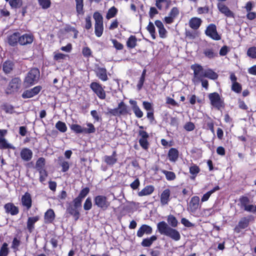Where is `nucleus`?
<instances>
[{
  "label": "nucleus",
  "instance_id": "f257e3e1",
  "mask_svg": "<svg viewBox=\"0 0 256 256\" xmlns=\"http://www.w3.org/2000/svg\"><path fill=\"white\" fill-rule=\"evenodd\" d=\"M157 228L158 232L174 241H178L180 239V234L176 230L170 227L164 221H162L157 224Z\"/></svg>",
  "mask_w": 256,
  "mask_h": 256
},
{
  "label": "nucleus",
  "instance_id": "f03ea898",
  "mask_svg": "<svg viewBox=\"0 0 256 256\" xmlns=\"http://www.w3.org/2000/svg\"><path fill=\"white\" fill-rule=\"evenodd\" d=\"M40 77V72L38 68H32L26 74L24 84L26 87H29L36 84Z\"/></svg>",
  "mask_w": 256,
  "mask_h": 256
},
{
  "label": "nucleus",
  "instance_id": "7ed1b4c3",
  "mask_svg": "<svg viewBox=\"0 0 256 256\" xmlns=\"http://www.w3.org/2000/svg\"><path fill=\"white\" fill-rule=\"evenodd\" d=\"M94 18L95 20L94 32L96 36H102L104 31L103 18L102 16L98 12L94 14Z\"/></svg>",
  "mask_w": 256,
  "mask_h": 256
},
{
  "label": "nucleus",
  "instance_id": "20e7f679",
  "mask_svg": "<svg viewBox=\"0 0 256 256\" xmlns=\"http://www.w3.org/2000/svg\"><path fill=\"white\" fill-rule=\"evenodd\" d=\"M190 68L194 70V76L192 80L194 84L198 83L204 77L205 70L200 64H194L191 66Z\"/></svg>",
  "mask_w": 256,
  "mask_h": 256
},
{
  "label": "nucleus",
  "instance_id": "39448f33",
  "mask_svg": "<svg viewBox=\"0 0 256 256\" xmlns=\"http://www.w3.org/2000/svg\"><path fill=\"white\" fill-rule=\"evenodd\" d=\"M208 98L210 101V104L218 110H220L224 106V102L218 93L213 92L210 94Z\"/></svg>",
  "mask_w": 256,
  "mask_h": 256
},
{
  "label": "nucleus",
  "instance_id": "423d86ee",
  "mask_svg": "<svg viewBox=\"0 0 256 256\" xmlns=\"http://www.w3.org/2000/svg\"><path fill=\"white\" fill-rule=\"evenodd\" d=\"M94 204L103 210H106L110 205L106 196L102 195L96 196L94 198Z\"/></svg>",
  "mask_w": 256,
  "mask_h": 256
},
{
  "label": "nucleus",
  "instance_id": "0eeeda50",
  "mask_svg": "<svg viewBox=\"0 0 256 256\" xmlns=\"http://www.w3.org/2000/svg\"><path fill=\"white\" fill-rule=\"evenodd\" d=\"M21 85V80L18 78H15L10 82L6 89L7 94H12L18 90Z\"/></svg>",
  "mask_w": 256,
  "mask_h": 256
},
{
  "label": "nucleus",
  "instance_id": "6e6552de",
  "mask_svg": "<svg viewBox=\"0 0 256 256\" xmlns=\"http://www.w3.org/2000/svg\"><path fill=\"white\" fill-rule=\"evenodd\" d=\"M90 88L100 98L104 100L106 98L104 89L100 84L92 82L90 85Z\"/></svg>",
  "mask_w": 256,
  "mask_h": 256
},
{
  "label": "nucleus",
  "instance_id": "1a4fd4ad",
  "mask_svg": "<svg viewBox=\"0 0 256 256\" xmlns=\"http://www.w3.org/2000/svg\"><path fill=\"white\" fill-rule=\"evenodd\" d=\"M205 33L206 36L214 40H220V36L218 34L216 26L214 24H210L206 28Z\"/></svg>",
  "mask_w": 256,
  "mask_h": 256
},
{
  "label": "nucleus",
  "instance_id": "9d476101",
  "mask_svg": "<svg viewBox=\"0 0 256 256\" xmlns=\"http://www.w3.org/2000/svg\"><path fill=\"white\" fill-rule=\"evenodd\" d=\"M200 198L198 196L192 198L188 207V210L191 212H195L199 207Z\"/></svg>",
  "mask_w": 256,
  "mask_h": 256
},
{
  "label": "nucleus",
  "instance_id": "9b49d317",
  "mask_svg": "<svg viewBox=\"0 0 256 256\" xmlns=\"http://www.w3.org/2000/svg\"><path fill=\"white\" fill-rule=\"evenodd\" d=\"M20 33L19 32H14L12 34H9L7 36L8 43L12 46H14L19 44V38Z\"/></svg>",
  "mask_w": 256,
  "mask_h": 256
},
{
  "label": "nucleus",
  "instance_id": "f8f14e48",
  "mask_svg": "<svg viewBox=\"0 0 256 256\" xmlns=\"http://www.w3.org/2000/svg\"><path fill=\"white\" fill-rule=\"evenodd\" d=\"M34 40L33 36L30 34H25L22 36L20 35L19 44L21 46H24L30 44Z\"/></svg>",
  "mask_w": 256,
  "mask_h": 256
},
{
  "label": "nucleus",
  "instance_id": "ddd939ff",
  "mask_svg": "<svg viewBox=\"0 0 256 256\" xmlns=\"http://www.w3.org/2000/svg\"><path fill=\"white\" fill-rule=\"evenodd\" d=\"M152 232V228L147 224H142L138 230L136 235L139 238H142L144 234H150Z\"/></svg>",
  "mask_w": 256,
  "mask_h": 256
},
{
  "label": "nucleus",
  "instance_id": "4468645a",
  "mask_svg": "<svg viewBox=\"0 0 256 256\" xmlns=\"http://www.w3.org/2000/svg\"><path fill=\"white\" fill-rule=\"evenodd\" d=\"M4 208L6 213L10 214L12 216L16 215L19 212L18 207L11 202L6 204L4 206Z\"/></svg>",
  "mask_w": 256,
  "mask_h": 256
},
{
  "label": "nucleus",
  "instance_id": "2eb2a0df",
  "mask_svg": "<svg viewBox=\"0 0 256 256\" xmlns=\"http://www.w3.org/2000/svg\"><path fill=\"white\" fill-rule=\"evenodd\" d=\"M218 8L220 12L224 14L227 17L234 18V14L229 8L222 3L218 4Z\"/></svg>",
  "mask_w": 256,
  "mask_h": 256
},
{
  "label": "nucleus",
  "instance_id": "dca6fc26",
  "mask_svg": "<svg viewBox=\"0 0 256 256\" xmlns=\"http://www.w3.org/2000/svg\"><path fill=\"white\" fill-rule=\"evenodd\" d=\"M130 104L132 106V108L135 114L138 118H141L143 116V112L141 110L139 106H138L136 100H130L129 101Z\"/></svg>",
  "mask_w": 256,
  "mask_h": 256
},
{
  "label": "nucleus",
  "instance_id": "f3484780",
  "mask_svg": "<svg viewBox=\"0 0 256 256\" xmlns=\"http://www.w3.org/2000/svg\"><path fill=\"white\" fill-rule=\"evenodd\" d=\"M22 204L29 210L32 206V198L28 192H26L22 198Z\"/></svg>",
  "mask_w": 256,
  "mask_h": 256
},
{
  "label": "nucleus",
  "instance_id": "a211bd4d",
  "mask_svg": "<svg viewBox=\"0 0 256 256\" xmlns=\"http://www.w3.org/2000/svg\"><path fill=\"white\" fill-rule=\"evenodd\" d=\"M179 156L178 151L175 148H171L170 149L168 156L170 161L172 162H176Z\"/></svg>",
  "mask_w": 256,
  "mask_h": 256
},
{
  "label": "nucleus",
  "instance_id": "6ab92c4d",
  "mask_svg": "<svg viewBox=\"0 0 256 256\" xmlns=\"http://www.w3.org/2000/svg\"><path fill=\"white\" fill-rule=\"evenodd\" d=\"M22 158L24 161H29L31 160L32 156V152L28 148H23L20 152Z\"/></svg>",
  "mask_w": 256,
  "mask_h": 256
},
{
  "label": "nucleus",
  "instance_id": "aec40b11",
  "mask_svg": "<svg viewBox=\"0 0 256 256\" xmlns=\"http://www.w3.org/2000/svg\"><path fill=\"white\" fill-rule=\"evenodd\" d=\"M170 190L169 189L164 190L160 196V202L162 205L167 204L170 201Z\"/></svg>",
  "mask_w": 256,
  "mask_h": 256
},
{
  "label": "nucleus",
  "instance_id": "412c9836",
  "mask_svg": "<svg viewBox=\"0 0 256 256\" xmlns=\"http://www.w3.org/2000/svg\"><path fill=\"white\" fill-rule=\"evenodd\" d=\"M116 156V152L114 151L112 156H105L104 158V160L107 164L112 166L117 162Z\"/></svg>",
  "mask_w": 256,
  "mask_h": 256
},
{
  "label": "nucleus",
  "instance_id": "4be33fe9",
  "mask_svg": "<svg viewBox=\"0 0 256 256\" xmlns=\"http://www.w3.org/2000/svg\"><path fill=\"white\" fill-rule=\"evenodd\" d=\"M96 76L101 80L106 81L108 80L106 70L104 68H98L96 70Z\"/></svg>",
  "mask_w": 256,
  "mask_h": 256
},
{
  "label": "nucleus",
  "instance_id": "5701e85b",
  "mask_svg": "<svg viewBox=\"0 0 256 256\" xmlns=\"http://www.w3.org/2000/svg\"><path fill=\"white\" fill-rule=\"evenodd\" d=\"M117 109L118 116L126 115L129 112L128 106L123 102H121L118 104Z\"/></svg>",
  "mask_w": 256,
  "mask_h": 256
},
{
  "label": "nucleus",
  "instance_id": "b1692460",
  "mask_svg": "<svg viewBox=\"0 0 256 256\" xmlns=\"http://www.w3.org/2000/svg\"><path fill=\"white\" fill-rule=\"evenodd\" d=\"M38 220V216L28 218L27 222V228L30 232L34 229V224Z\"/></svg>",
  "mask_w": 256,
  "mask_h": 256
},
{
  "label": "nucleus",
  "instance_id": "393cba45",
  "mask_svg": "<svg viewBox=\"0 0 256 256\" xmlns=\"http://www.w3.org/2000/svg\"><path fill=\"white\" fill-rule=\"evenodd\" d=\"M202 20L198 18H192L189 22L190 26L194 30L198 29L200 26Z\"/></svg>",
  "mask_w": 256,
  "mask_h": 256
},
{
  "label": "nucleus",
  "instance_id": "a878e982",
  "mask_svg": "<svg viewBox=\"0 0 256 256\" xmlns=\"http://www.w3.org/2000/svg\"><path fill=\"white\" fill-rule=\"evenodd\" d=\"M55 214L52 209L48 210L44 214V222L46 223H50L54 219Z\"/></svg>",
  "mask_w": 256,
  "mask_h": 256
},
{
  "label": "nucleus",
  "instance_id": "bb28decb",
  "mask_svg": "<svg viewBox=\"0 0 256 256\" xmlns=\"http://www.w3.org/2000/svg\"><path fill=\"white\" fill-rule=\"evenodd\" d=\"M154 190V188L152 186H147L141 191L138 192V195L140 196H142L150 194Z\"/></svg>",
  "mask_w": 256,
  "mask_h": 256
},
{
  "label": "nucleus",
  "instance_id": "cd10ccee",
  "mask_svg": "<svg viewBox=\"0 0 256 256\" xmlns=\"http://www.w3.org/2000/svg\"><path fill=\"white\" fill-rule=\"evenodd\" d=\"M157 240V237L156 236H152L150 238H144L141 242V244L144 247H150L154 242Z\"/></svg>",
  "mask_w": 256,
  "mask_h": 256
},
{
  "label": "nucleus",
  "instance_id": "c85d7f7f",
  "mask_svg": "<svg viewBox=\"0 0 256 256\" xmlns=\"http://www.w3.org/2000/svg\"><path fill=\"white\" fill-rule=\"evenodd\" d=\"M16 148L11 144L9 143L4 138L0 140V149H12L14 150Z\"/></svg>",
  "mask_w": 256,
  "mask_h": 256
},
{
  "label": "nucleus",
  "instance_id": "c756f323",
  "mask_svg": "<svg viewBox=\"0 0 256 256\" xmlns=\"http://www.w3.org/2000/svg\"><path fill=\"white\" fill-rule=\"evenodd\" d=\"M136 38L134 36H130L126 42V46L130 48H134L136 45Z\"/></svg>",
  "mask_w": 256,
  "mask_h": 256
},
{
  "label": "nucleus",
  "instance_id": "7c9ffc66",
  "mask_svg": "<svg viewBox=\"0 0 256 256\" xmlns=\"http://www.w3.org/2000/svg\"><path fill=\"white\" fill-rule=\"evenodd\" d=\"M167 221L172 228H176L178 226V221L176 218L172 214L168 216Z\"/></svg>",
  "mask_w": 256,
  "mask_h": 256
},
{
  "label": "nucleus",
  "instance_id": "2f4dec72",
  "mask_svg": "<svg viewBox=\"0 0 256 256\" xmlns=\"http://www.w3.org/2000/svg\"><path fill=\"white\" fill-rule=\"evenodd\" d=\"M218 75L210 69L205 70L204 77L212 80H216L218 78Z\"/></svg>",
  "mask_w": 256,
  "mask_h": 256
},
{
  "label": "nucleus",
  "instance_id": "473e14b6",
  "mask_svg": "<svg viewBox=\"0 0 256 256\" xmlns=\"http://www.w3.org/2000/svg\"><path fill=\"white\" fill-rule=\"evenodd\" d=\"M76 4V10L78 14H83L84 13L83 10L84 2L83 0H75Z\"/></svg>",
  "mask_w": 256,
  "mask_h": 256
},
{
  "label": "nucleus",
  "instance_id": "72a5a7b5",
  "mask_svg": "<svg viewBox=\"0 0 256 256\" xmlns=\"http://www.w3.org/2000/svg\"><path fill=\"white\" fill-rule=\"evenodd\" d=\"M77 208H78L74 206H70L67 209L68 212L70 214L72 215L76 220H78L79 218V212H78Z\"/></svg>",
  "mask_w": 256,
  "mask_h": 256
},
{
  "label": "nucleus",
  "instance_id": "f704fd0d",
  "mask_svg": "<svg viewBox=\"0 0 256 256\" xmlns=\"http://www.w3.org/2000/svg\"><path fill=\"white\" fill-rule=\"evenodd\" d=\"M219 190H220V187L218 186H215L212 190H211L207 192L206 194H204V196H202V199H201L202 202H206V201L208 200L210 196V195L212 194H213L214 192H215L216 191Z\"/></svg>",
  "mask_w": 256,
  "mask_h": 256
},
{
  "label": "nucleus",
  "instance_id": "c9c22d12",
  "mask_svg": "<svg viewBox=\"0 0 256 256\" xmlns=\"http://www.w3.org/2000/svg\"><path fill=\"white\" fill-rule=\"evenodd\" d=\"M13 63L10 61H6L3 64V70L6 73H9L12 70Z\"/></svg>",
  "mask_w": 256,
  "mask_h": 256
},
{
  "label": "nucleus",
  "instance_id": "e433bc0d",
  "mask_svg": "<svg viewBox=\"0 0 256 256\" xmlns=\"http://www.w3.org/2000/svg\"><path fill=\"white\" fill-rule=\"evenodd\" d=\"M161 172L165 174L166 178L168 180H173L176 178L175 174L172 172L164 170H162Z\"/></svg>",
  "mask_w": 256,
  "mask_h": 256
},
{
  "label": "nucleus",
  "instance_id": "4c0bfd02",
  "mask_svg": "<svg viewBox=\"0 0 256 256\" xmlns=\"http://www.w3.org/2000/svg\"><path fill=\"white\" fill-rule=\"evenodd\" d=\"M204 54L206 56L209 58H212L218 55L212 48H206L204 51Z\"/></svg>",
  "mask_w": 256,
  "mask_h": 256
},
{
  "label": "nucleus",
  "instance_id": "58836bf2",
  "mask_svg": "<svg viewBox=\"0 0 256 256\" xmlns=\"http://www.w3.org/2000/svg\"><path fill=\"white\" fill-rule=\"evenodd\" d=\"M249 224V220L244 217L242 218L238 222V227L240 228H245Z\"/></svg>",
  "mask_w": 256,
  "mask_h": 256
},
{
  "label": "nucleus",
  "instance_id": "ea45409f",
  "mask_svg": "<svg viewBox=\"0 0 256 256\" xmlns=\"http://www.w3.org/2000/svg\"><path fill=\"white\" fill-rule=\"evenodd\" d=\"M9 4L12 8H16L21 7L22 2V0H10Z\"/></svg>",
  "mask_w": 256,
  "mask_h": 256
},
{
  "label": "nucleus",
  "instance_id": "a19ab883",
  "mask_svg": "<svg viewBox=\"0 0 256 256\" xmlns=\"http://www.w3.org/2000/svg\"><path fill=\"white\" fill-rule=\"evenodd\" d=\"M70 128L77 134L84 133V128H82L80 125L73 124H72Z\"/></svg>",
  "mask_w": 256,
  "mask_h": 256
},
{
  "label": "nucleus",
  "instance_id": "79ce46f5",
  "mask_svg": "<svg viewBox=\"0 0 256 256\" xmlns=\"http://www.w3.org/2000/svg\"><path fill=\"white\" fill-rule=\"evenodd\" d=\"M147 30L150 33L152 39L154 40L156 38L155 35V28L152 22H150L147 26Z\"/></svg>",
  "mask_w": 256,
  "mask_h": 256
},
{
  "label": "nucleus",
  "instance_id": "37998d69",
  "mask_svg": "<svg viewBox=\"0 0 256 256\" xmlns=\"http://www.w3.org/2000/svg\"><path fill=\"white\" fill-rule=\"evenodd\" d=\"M56 128L62 132H66L67 130V128L66 124L64 122L60 121H58V122H56Z\"/></svg>",
  "mask_w": 256,
  "mask_h": 256
},
{
  "label": "nucleus",
  "instance_id": "c03bdc74",
  "mask_svg": "<svg viewBox=\"0 0 256 256\" xmlns=\"http://www.w3.org/2000/svg\"><path fill=\"white\" fill-rule=\"evenodd\" d=\"M67 55L60 52H54V60L60 62L62 60H64Z\"/></svg>",
  "mask_w": 256,
  "mask_h": 256
},
{
  "label": "nucleus",
  "instance_id": "a18cd8bd",
  "mask_svg": "<svg viewBox=\"0 0 256 256\" xmlns=\"http://www.w3.org/2000/svg\"><path fill=\"white\" fill-rule=\"evenodd\" d=\"M39 4L44 9H47L50 6V0H38Z\"/></svg>",
  "mask_w": 256,
  "mask_h": 256
},
{
  "label": "nucleus",
  "instance_id": "49530a36",
  "mask_svg": "<svg viewBox=\"0 0 256 256\" xmlns=\"http://www.w3.org/2000/svg\"><path fill=\"white\" fill-rule=\"evenodd\" d=\"M8 244L4 242L0 250V256H6L8 253Z\"/></svg>",
  "mask_w": 256,
  "mask_h": 256
},
{
  "label": "nucleus",
  "instance_id": "de8ad7c7",
  "mask_svg": "<svg viewBox=\"0 0 256 256\" xmlns=\"http://www.w3.org/2000/svg\"><path fill=\"white\" fill-rule=\"evenodd\" d=\"M247 54L252 58H256V47L252 46L249 48L247 51Z\"/></svg>",
  "mask_w": 256,
  "mask_h": 256
},
{
  "label": "nucleus",
  "instance_id": "09e8293b",
  "mask_svg": "<svg viewBox=\"0 0 256 256\" xmlns=\"http://www.w3.org/2000/svg\"><path fill=\"white\" fill-rule=\"evenodd\" d=\"M45 164V160L43 158H39L36 162V168L38 169V170H40L44 169V166Z\"/></svg>",
  "mask_w": 256,
  "mask_h": 256
},
{
  "label": "nucleus",
  "instance_id": "8fccbe9b",
  "mask_svg": "<svg viewBox=\"0 0 256 256\" xmlns=\"http://www.w3.org/2000/svg\"><path fill=\"white\" fill-rule=\"evenodd\" d=\"M116 12H117V10L115 7L113 6V7L111 8L108 10V11L107 13L106 18L108 19H110V18H113L116 14Z\"/></svg>",
  "mask_w": 256,
  "mask_h": 256
},
{
  "label": "nucleus",
  "instance_id": "3c124183",
  "mask_svg": "<svg viewBox=\"0 0 256 256\" xmlns=\"http://www.w3.org/2000/svg\"><path fill=\"white\" fill-rule=\"evenodd\" d=\"M87 126L88 128H84L85 134H92L96 132V128L91 123H88Z\"/></svg>",
  "mask_w": 256,
  "mask_h": 256
},
{
  "label": "nucleus",
  "instance_id": "603ef678",
  "mask_svg": "<svg viewBox=\"0 0 256 256\" xmlns=\"http://www.w3.org/2000/svg\"><path fill=\"white\" fill-rule=\"evenodd\" d=\"M200 170L199 168L196 165H194L190 166V174L194 176L192 178H193L200 172Z\"/></svg>",
  "mask_w": 256,
  "mask_h": 256
},
{
  "label": "nucleus",
  "instance_id": "864d4df0",
  "mask_svg": "<svg viewBox=\"0 0 256 256\" xmlns=\"http://www.w3.org/2000/svg\"><path fill=\"white\" fill-rule=\"evenodd\" d=\"M34 96V95L32 89L24 91L22 94V97L24 98H31Z\"/></svg>",
  "mask_w": 256,
  "mask_h": 256
},
{
  "label": "nucleus",
  "instance_id": "5fc2aeb1",
  "mask_svg": "<svg viewBox=\"0 0 256 256\" xmlns=\"http://www.w3.org/2000/svg\"><path fill=\"white\" fill-rule=\"evenodd\" d=\"M82 54L84 57L89 58L92 56V52L88 47L86 46L82 48Z\"/></svg>",
  "mask_w": 256,
  "mask_h": 256
},
{
  "label": "nucleus",
  "instance_id": "6e6d98bb",
  "mask_svg": "<svg viewBox=\"0 0 256 256\" xmlns=\"http://www.w3.org/2000/svg\"><path fill=\"white\" fill-rule=\"evenodd\" d=\"M92 206V200L90 198H88L84 204V208L86 210H90Z\"/></svg>",
  "mask_w": 256,
  "mask_h": 256
},
{
  "label": "nucleus",
  "instance_id": "4d7b16f0",
  "mask_svg": "<svg viewBox=\"0 0 256 256\" xmlns=\"http://www.w3.org/2000/svg\"><path fill=\"white\" fill-rule=\"evenodd\" d=\"M170 2L167 0H156V6L159 10H161L162 8V4H166L168 6Z\"/></svg>",
  "mask_w": 256,
  "mask_h": 256
},
{
  "label": "nucleus",
  "instance_id": "13d9d810",
  "mask_svg": "<svg viewBox=\"0 0 256 256\" xmlns=\"http://www.w3.org/2000/svg\"><path fill=\"white\" fill-rule=\"evenodd\" d=\"M39 172L40 174V182H43L46 180V178L48 176L47 172L44 169L40 170Z\"/></svg>",
  "mask_w": 256,
  "mask_h": 256
},
{
  "label": "nucleus",
  "instance_id": "bf43d9fd",
  "mask_svg": "<svg viewBox=\"0 0 256 256\" xmlns=\"http://www.w3.org/2000/svg\"><path fill=\"white\" fill-rule=\"evenodd\" d=\"M112 42L114 45V46L118 50H121L123 48V45L119 42L117 40L114 39H112Z\"/></svg>",
  "mask_w": 256,
  "mask_h": 256
},
{
  "label": "nucleus",
  "instance_id": "052dcab7",
  "mask_svg": "<svg viewBox=\"0 0 256 256\" xmlns=\"http://www.w3.org/2000/svg\"><path fill=\"white\" fill-rule=\"evenodd\" d=\"M90 190L88 188H83L80 192L78 197L83 199L88 194Z\"/></svg>",
  "mask_w": 256,
  "mask_h": 256
},
{
  "label": "nucleus",
  "instance_id": "680f3d73",
  "mask_svg": "<svg viewBox=\"0 0 256 256\" xmlns=\"http://www.w3.org/2000/svg\"><path fill=\"white\" fill-rule=\"evenodd\" d=\"M139 143L140 146L144 150H146L148 148V143L147 139L140 138L139 140Z\"/></svg>",
  "mask_w": 256,
  "mask_h": 256
},
{
  "label": "nucleus",
  "instance_id": "e2e57ef3",
  "mask_svg": "<svg viewBox=\"0 0 256 256\" xmlns=\"http://www.w3.org/2000/svg\"><path fill=\"white\" fill-rule=\"evenodd\" d=\"M60 165L62 167V172H66L70 168V164L66 160H62L61 162Z\"/></svg>",
  "mask_w": 256,
  "mask_h": 256
},
{
  "label": "nucleus",
  "instance_id": "0e129e2a",
  "mask_svg": "<svg viewBox=\"0 0 256 256\" xmlns=\"http://www.w3.org/2000/svg\"><path fill=\"white\" fill-rule=\"evenodd\" d=\"M232 89L233 91L236 92H240L242 90V87L240 84L238 82H234L232 84Z\"/></svg>",
  "mask_w": 256,
  "mask_h": 256
},
{
  "label": "nucleus",
  "instance_id": "69168bd1",
  "mask_svg": "<svg viewBox=\"0 0 256 256\" xmlns=\"http://www.w3.org/2000/svg\"><path fill=\"white\" fill-rule=\"evenodd\" d=\"M179 14V10L176 7H174L170 12L168 15L174 18Z\"/></svg>",
  "mask_w": 256,
  "mask_h": 256
},
{
  "label": "nucleus",
  "instance_id": "338daca9",
  "mask_svg": "<svg viewBox=\"0 0 256 256\" xmlns=\"http://www.w3.org/2000/svg\"><path fill=\"white\" fill-rule=\"evenodd\" d=\"M143 106L144 108L147 110V111H152L154 110L152 104L148 102L144 101L142 102Z\"/></svg>",
  "mask_w": 256,
  "mask_h": 256
},
{
  "label": "nucleus",
  "instance_id": "774afa93",
  "mask_svg": "<svg viewBox=\"0 0 256 256\" xmlns=\"http://www.w3.org/2000/svg\"><path fill=\"white\" fill-rule=\"evenodd\" d=\"M244 210L247 212H256V206H254L252 204H249L246 206Z\"/></svg>",
  "mask_w": 256,
  "mask_h": 256
}]
</instances>
